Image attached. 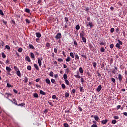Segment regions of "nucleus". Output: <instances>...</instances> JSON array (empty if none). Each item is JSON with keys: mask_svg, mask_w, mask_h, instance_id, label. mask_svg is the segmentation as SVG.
I'll use <instances>...</instances> for the list:
<instances>
[{"mask_svg": "<svg viewBox=\"0 0 127 127\" xmlns=\"http://www.w3.org/2000/svg\"><path fill=\"white\" fill-rule=\"evenodd\" d=\"M118 43H117L115 46L117 47V48H118L119 49H120L121 46L123 45V42L122 41H120V40H118Z\"/></svg>", "mask_w": 127, "mask_h": 127, "instance_id": "1", "label": "nucleus"}, {"mask_svg": "<svg viewBox=\"0 0 127 127\" xmlns=\"http://www.w3.org/2000/svg\"><path fill=\"white\" fill-rule=\"evenodd\" d=\"M55 38H56L57 40L60 39V38H61V33H58L55 37Z\"/></svg>", "mask_w": 127, "mask_h": 127, "instance_id": "2", "label": "nucleus"}, {"mask_svg": "<svg viewBox=\"0 0 127 127\" xmlns=\"http://www.w3.org/2000/svg\"><path fill=\"white\" fill-rule=\"evenodd\" d=\"M10 96H11V94L8 93H6L4 95V97H5V98H6L7 99H8V98H9Z\"/></svg>", "mask_w": 127, "mask_h": 127, "instance_id": "3", "label": "nucleus"}, {"mask_svg": "<svg viewBox=\"0 0 127 127\" xmlns=\"http://www.w3.org/2000/svg\"><path fill=\"white\" fill-rule=\"evenodd\" d=\"M38 63L39 64V67H41L42 65V62H41V60L40 59H38Z\"/></svg>", "mask_w": 127, "mask_h": 127, "instance_id": "4", "label": "nucleus"}, {"mask_svg": "<svg viewBox=\"0 0 127 127\" xmlns=\"http://www.w3.org/2000/svg\"><path fill=\"white\" fill-rule=\"evenodd\" d=\"M86 26L88 27L89 26H90V28H92V27H93V24L92 23V22H89L88 23V24H87L86 25Z\"/></svg>", "mask_w": 127, "mask_h": 127, "instance_id": "5", "label": "nucleus"}, {"mask_svg": "<svg viewBox=\"0 0 127 127\" xmlns=\"http://www.w3.org/2000/svg\"><path fill=\"white\" fill-rule=\"evenodd\" d=\"M25 60L26 61H28V62H31V60H30V58L28 56L25 57Z\"/></svg>", "mask_w": 127, "mask_h": 127, "instance_id": "6", "label": "nucleus"}, {"mask_svg": "<svg viewBox=\"0 0 127 127\" xmlns=\"http://www.w3.org/2000/svg\"><path fill=\"white\" fill-rule=\"evenodd\" d=\"M30 56L32 59L35 60V56L34 55V54L33 53H30Z\"/></svg>", "mask_w": 127, "mask_h": 127, "instance_id": "7", "label": "nucleus"}, {"mask_svg": "<svg viewBox=\"0 0 127 127\" xmlns=\"http://www.w3.org/2000/svg\"><path fill=\"white\" fill-rule=\"evenodd\" d=\"M6 71H7V72H8V74L9 75V72H11V70H12L11 68H10V67H9L8 66H7L6 67Z\"/></svg>", "mask_w": 127, "mask_h": 127, "instance_id": "8", "label": "nucleus"}, {"mask_svg": "<svg viewBox=\"0 0 127 127\" xmlns=\"http://www.w3.org/2000/svg\"><path fill=\"white\" fill-rule=\"evenodd\" d=\"M122 79H123V76H122L121 74H118V79L119 82H122Z\"/></svg>", "mask_w": 127, "mask_h": 127, "instance_id": "9", "label": "nucleus"}, {"mask_svg": "<svg viewBox=\"0 0 127 127\" xmlns=\"http://www.w3.org/2000/svg\"><path fill=\"white\" fill-rule=\"evenodd\" d=\"M16 75L17 76H18L19 78H21V73H20V71L18 70L17 71H16Z\"/></svg>", "mask_w": 127, "mask_h": 127, "instance_id": "10", "label": "nucleus"}, {"mask_svg": "<svg viewBox=\"0 0 127 127\" xmlns=\"http://www.w3.org/2000/svg\"><path fill=\"white\" fill-rule=\"evenodd\" d=\"M36 36L38 37V38H40V37H41V34L39 32H37L36 33Z\"/></svg>", "mask_w": 127, "mask_h": 127, "instance_id": "11", "label": "nucleus"}, {"mask_svg": "<svg viewBox=\"0 0 127 127\" xmlns=\"http://www.w3.org/2000/svg\"><path fill=\"white\" fill-rule=\"evenodd\" d=\"M80 36L81 38H84V36H85V32L84 31H82V33H80Z\"/></svg>", "mask_w": 127, "mask_h": 127, "instance_id": "12", "label": "nucleus"}, {"mask_svg": "<svg viewBox=\"0 0 127 127\" xmlns=\"http://www.w3.org/2000/svg\"><path fill=\"white\" fill-rule=\"evenodd\" d=\"M102 90V86L99 85L97 88V92H100Z\"/></svg>", "mask_w": 127, "mask_h": 127, "instance_id": "13", "label": "nucleus"}, {"mask_svg": "<svg viewBox=\"0 0 127 127\" xmlns=\"http://www.w3.org/2000/svg\"><path fill=\"white\" fill-rule=\"evenodd\" d=\"M34 68H35L36 70H37V71H39V67H38V65H37V64H34Z\"/></svg>", "mask_w": 127, "mask_h": 127, "instance_id": "14", "label": "nucleus"}, {"mask_svg": "<svg viewBox=\"0 0 127 127\" xmlns=\"http://www.w3.org/2000/svg\"><path fill=\"white\" fill-rule=\"evenodd\" d=\"M102 124L105 125L106 123H108V119L103 120L101 121Z\"/></svg>", "mask_w": 127, "mask_h": 127, "instance_id": "15", "label": "nucleus"}, {"mask_svg": "<svg viewBox=\"0 0 127 127\" xmlns=\"http://www.w3.org/2000/svg\"><path fill=\"white\" fill-rule=\"evenodd\" d=\"M45 82L46 84H48V85H50V84L51 83L50 80H49V79L48 78L46 79Z\"/></svg>", "mask_w": 127, "mask_h": 127, "instance_id": "16", "label": "nucleus"}, {"mask_svg": "<svg viewBox=\"0 0 127 127\" xmlns=\"http://www.w3.org/2000/svg\"><path fill=\"white\" fill-rule=\"evenodd\" d=\"M65 61H66V62H70V61H71V58L70 57V56H67V58L65 59Z\"/></svg>", "mask_w": 127, "mask_h": 127, "instance_id": "17", "label": "nucleus"}, {"mask_svg": "<svg viewBox=\"0 0 127 127\" xmlns=\"http://www.w3.org/2000/svg\"><path fill=\"white\" fill-rule=\"evenodd\" d=\"M79 72L80 73V74H83L84 73V71H83V68L82 67H80L79 68Z\"/></svg>", "mask_w": 127, "mask_h": 127, "instance_id": "18", "label": "nucleus"}, {"mask_svg": "<svg viewBox=\"0 0 127 127\" xmlns=\"http://www.w3.org/2000/svg\"><path fill=\"white\" fill-rule=\"evenodd\" d=\"M75 78H77V79H81V76L79 74V73H77V75H75Z\"/></svg>", "mask_w": 127, "mask_h": 127, "instance_id": "19", "label": "nucleus"}, {"mask_svg": "<svg viewBox=\"0 0 127 127\" xmlns=\"http://www.w3.org/2000/svg\"><path fill=\"white\" fill-rule=\"evenodd\" d=\"M79 90H80V92H81V93H83V92H84V88L82 86H80L79 87Z\"/></svg>", "mask_w": 127, "mask_h": 127, "instance_id": "20", "label": "nucleus"}, {"mask_svg": "<svg viewBox=\"0 0 127 127\" xmlns=\"http://www.w3.org/2000/svg\"><path fill=\"white\" fill-rule=\"evenodd\" d=\"M33 97L34 98H39V96H38V94L37 93H35L33 94Z\"/></svg>", "mask_w": 127, "mask_h": 127, "instance_id": "21", "label": "nucleus"}, {"mask_svg": "<svg viewBox=\"0 0 127 127\" xmlns=\"http://www.w3.org/2000/svg\"><path fill=\"white\" fill-rule=\"evenodd\" d=\"M64 19H65V22H66V24H68V21H69V19L68 18V17H65V18H64Z\"/></svg>", "mask_w": 127, "mask_h": 127, "instance_id": "22", "label": "nucleus"}, {"mask_svg": "<svg viewBox=\"0 0 127 127\" xmlns=\"http://www.w3.org/2000/svg\"><path fill=\"white\" fill-rule=\"evenodd\" d=\"M40 94L41 95H45V92L44 91H43V90H40Z\"/></svg>", "mask_w": 127, "mask_h": 127, "instance_id": "23", "label": "nucleus"}, {"mask_svg": "<svg viewBox=\"0 0 127 127\" xmlns=\"http://www.w3.org/2000/svg\"><path fill=\"white\" fill-rule=\"evenodd\" d=\"M25 11L27 12V13H30V10L28 8H26Z\"/></svg>", "mask_w": 127, "mask_h": 127, "instance_id": "24", "label": "nucleus"}, {"mask_svg": "<svg viewBox=\"0 0 127 127\" xmlns=\"http://www.w3.org/2000/svg\"><path fill=\"white\" fill-rule=\"evenodd\" d=\"M75 60H79V55L75 54Z\"/></svg>", "mask_w": 127, "mask_h": 127, "instance_id": "25", "label": "nucleus"}, {"mask_svg": "<svg viewBox=\"0 0 127 127\" xmlns=\"http://www.w3.org/2000/svg\"><path fill=\"white\" fill-rule=\"evenodd\" d=\"M93 66L94 68H96V67H97V63L93 62Z\"/></svg>", "mask_w": 127, "mask_h": 127, "instance_id": "26", "label": "nucleus"}, {"mask_svg": "<svg viewBox=\"0 0 127 127\" xmlns=\"http://www.w3.org/2000/svg\"><path fill=\"white\" fill-rule=\"evenodd\" d=\"M61 87L63 89H66V85L64 83L61 85Z\"/></svg>", "mask_w": 127, "mask_h": 127, "instance_id": "27", "label": "nucleus"}, {"mask_svg": "<svg viewBox=\"0 0 127 127\" xmlns=\"http://www.w3.org/2000/svg\"><path fill=\"white\" fill-rule=\"evenodd\" d=\"M99 45H106V42H105V41H104V42H101L99 43Z\"/></svg>", "mask_w": 127, "mask_h": 127, "instance_id": "28", "label": "nucleus"}, {"mask_svg": "<svg viewBox=\"0 0 127 127\" xmlns=\"http://www.w3.org/2000/svg\"><path fill=\"white\" fill-rule=\"evenodd\" d=\"M68 78V76H67V74H64V80H67V78Z\"/></svg>", "mask_w": 127, "mask_h": 127, "instance_id": "29", "label": "nucleus"}, {"mask_svg": "<svg viewBox=\"0 0 127 127\" xmlns=\"http://www.w3.org/2000/svg\"><path fill=\"white\" fill-rule=\"evenodd\" d=\"M46 47H47L48 48H49V47H50V43H46Z\"/></svg>", "mask_w": 127, "mask_h": 127, "instance_id": "30", "label": "nucleus"}, {"mask_svg": "<svg viewBox=\"0 0 127 127\" xmlns=\"http://www.w3.org/2000/svg\"><path fill=\"white\" fill-rule=\"evenodd\" d=\"M18 106H20V107H23L24 106H25V103H22L18 104Z\"/></svg>", "mask_w": 127, "mask_h": 127, "instance_id": "31", "label": "nucleus"}, {"mask_svg": "<svg viewBox=\"0 0 127 127\" xmlns=\"http://www.w3.org/2000/svg\"><path fill=\"white\" fill-rule=\"evenodd\" d=\"M70 55L71 57H72V58H74V57H75V56H74V53H73V52H70Z\"/></svg>", "mask_w": 127, "mask_h": 127, "instance_id": "32", "label": "nucleus"}, {"mask_svg": "<svg viewBox=\"0 0 127 127\" xmlns=\"http://www.w3.org/2000/svg\"><path fill=\"white\" fill-rule=\"evenodd\" d=\"M65 82L66 85H70V82H69V80H68V79H66L65 80Z\"/></svg>", "mask_w": 127, "mask_h": 127, "instance_id": "33", "label": "nucleus"}, {"mask_svg": "<svg viewBox=\"0 0 127 127\" xmlns=\"http://www.w3.org/2000/svg\"><path fill=\"white\" fill-rule=\"evenodd\" d=\"M94 119L95 120H96L97 121H99V117H98V116H94Z\"/></svg>", "mask_w": 127, "mask_h": 127, "instance_id": "34", "label": "nucleus"}, {"mask_svg": "<svg viewBox=\"0 0 127 127\" xmlns=\"http://www.w3.org/2000/svg\"><path fill=\"white\" fill-rule=\"evenodd\" d=\"M82 39L83 42H84V43H86L87 42V39H86V38L83 37V38H82Z\"/></svg>", "mask_w": 127, "mask_h": 127, "instance_id": "35", "label": "nucleus"}, {"mask_svg": "<svg viewBox=\"0 0 127 127\" xmlns=\"http://www.w3.org/2000/svg\"><path fill=\"white\" fill-rule=\"evenodd\" d=\"M27 70H28L29 71H31V66L28 65V66L27 67Z\"/></svg>", "mask_w": 127, "mask_h": 127, "instance_id": "36", "label": "nucleus"}, {"mask_svg": "<svg viewBox=\"0 0 127 127\" xmlns=\"http://www.w3.org/2000/svg\"><path fill=\"white\" fill-rule=\"evenodd\" d=\"M1 42L0 43V46L1 47V45L2 46H3L4 45V42H3V41H1Z\"/></svg>", "mask_w": 127, "mask_h": 127, "instance_id": "37", "label": "nucleus"}, {"mask_svg": "<svg viewBox=\"0 0 127 127\" xmlns=\"http://www.w3.org/2000/svg\"><path fill=\"white\" fill-rule=\"evenodd\" d=\"M7 86L8 88L12 87V85H11V84L8 83V82L7 83Z\"/></svg>", "mask_w": 127, "mask_h": 127, "instance_id": "38", "label": "nucleus"}, {"mask_svg": "<svg viewBox=\"0 0 127 127\" xmlns=\"http://www.w3.org/2000/svg\"><path fill=\"white\" fill-rule=\"evenodd\" d=\"M75 28L76 30H79V29H80V25H76L75 27Z\"/></svg>", "mask_w": 127, "mask_h": 127, "instance_id": "39", "label": "nucleus"}, {"mask_svg": "<svg viewBox=\"0 0 127 127\" xmlns=\"http://www.w3.org/2000/svg\"><path fill=\"white\" fill-rule=\"evenodd\" d=\"M82 57H83V58H85V59H87V56H86V54H82L81 55Z\"/></svg>", "mask_w": 127, "mask_h": 127, "instance_id": "40", "label": "nucleus"}, {"mask_svg": "<svg viewBox=\"0 0 127 127\" xmlns=\"http://www.w3.org/2000/svg\"><path fill=\"white\" fill-rule=\"evenodd\" d=\"M2 56L3 58H5V57H6V55L4 54V52H2Z\"/></svg>", "mask_w": 127, "mask_h": 127, "instance_id": "41", "label": "nucleus"}, {"mask_svg": "<svg viewBox=\"0 0 127 127\" xmlns=\"http://www.w3.org/2000/svg\"><path fill=\"white\" fill-rule=\"evenodd\" d=\"M100 51L101 52H105V48H104V47H101L100 48Z\"/></svg>", "mask_w": 127, "mask_h": 127, "instance_id": "42", "label": "nucleus"}, {"mask_svg": "<svg viewBox=\"0 0 127 127\" xmlns=\"http://www.w3.org/2000/svg\"><path fill=\"white\" fill-rule=\"evenodd\" d=\"M5 48L6 49H8V50H10V47L8 45H6L5 46Z\"/></svg>", "mask_w": 127, "mask_h": 127, "instance_id": "43", "label": "nucleus"}, {"mask_svg": "<svg viewBox=\"0 0 127 127\" xmlns=\"http://www.w3.org/2000/svg\"><path fill=\"white\" fill-rule=\"evenodd\" d=\"M14 68L16 72H17V71H19V69H18V67H17V66H14Z\"/></svg>", "mask_w": 127, "mask_h": 127, "instance_id": "44", "label": "nucleus"}, {"mask_svg": "<svg viewBox=\"0 0 127 127\" xmlns=\"http://www.w3.org/2000/svg\"><path fill=\"white\" fill-rule=\"evenodd\" d=\"M117 123V120H113L112 121V123L113 124V125H115V124H116Z\"/></svg>", "mask_w": 127, "mask_h": 127, "instance_id": "45", "label": "nucleus"}, {"mask_svg": "<svg viewBox=\"0 0 127 127\" xmlns=\"http://www.w3.org/2000/svg\"><path fill=\"white\" fill-rule=\"evenodd\" d=\"M64 125L65 127H69V124H68V123H64Z\"/></svg>", "mask_w": 127, "mask_h": 127, "instance_id": "46", "label": "nucleus"}, {"mask_svg": "<svg viewBox=\"0 0 127 127\" xmlns=\"http://www.w3.org/2000/svg\"><path fill=\"white\" fill-rule=\"evenodd\" d=\"M24 81H25V83H27V82H28V78L25 77L24 78Z\"/></svg>", "mask_w": 127, "mask_h": 127, "instance_id": "47", "label": "nucleus"}, {"mask_svg": "<svg viewBox=\"0 0 127 127\" xmlns=\"http://www.w3.org/2000/svg\"><path fill=\"white\" fill-rule=\"evenodd\" d=\"M111 81L113 83H116V79L114 78H111Z\"/></svg>", "mask_w": 127, "mask_h": 127, "instance_id": "48", "label": "nucleus"}, {"mask_svg": "<svg viewBox=\"0 0 127 127\" xmlns=\"http://www.w3.org/2000/svg\"><path fill=\"white\" fill-rule=\"evenodd\" d=\"M0 14H1V15H4V14L3 13V12L2 11V10L1 9H0Z\"/></svg>", "mask_w": 127, "mask_h": 127, "instance_id": "49", "label": "nucleus"}, {"mask_svg": "<svg viewBox=\"0 0 127 127\" xmlns=\"http://www.w3.org/2000/svg\"><path fill=\"white\" fill-rule=\"evenodd\" d=\"M115 31V29L114 28H112L111 29H110V32L111 33H113V32H114Z\"/></svg>", "mask_w": 127, "mask_h": 127, "instance_id": "50", "label": "nucleus"}, {"mask_svg": "<svg viewBox=\"0 0 127 127\" xmlns=\"http://www.w3.org/2000/svg\"><path fill=\"white\" fill-rule=\"evenodd\" d=\"M49 76H50V77H53V72L51 71V72H50Z\"/></svg>", "mask_w": 127, "mask_h": 127, "instance_id": "51", "label": "nucleus"}, {"mask_svg": "<svg viewBox=\"0 0 127 127\" xmlns=\"http://www.w3.org/2000/svg\"><path fill=\"white\" fill-rule=\"evenodd\" d=\"M29 47H30V48H31V49H34V46H33L31 44H29Z\"/></svg>", "mask_w": 127, "mask_h": 127, "instance_id": "52", "label": "nucleus"}, {"mask_svg": "<svg viewBox=\"0 0 127 127\" xmlns=\"http://www.w3.org/2000/svg\"><path fill=\"white\" fill-rule=\"evenodd\" d=\"M110 48H111V49H113V48H114V44H110Z\"/></svg>", "mask_w": 127, "mask_h": 127, "instance_id": "53", "label": "nucleus"}, {"mask_svg": "<svg viewBox=\"0 0 127 127\" xmlns=\"http://www.w3.org/2000/svg\"><path fill=\"white\" fill-rule=\"evenodd\" d=\"M69 96H70V94H69V93H65V97L66 98H68V97H69Z\"/></svg>", "mask_w": 127, "mask_h": 127, "instance_id": "54", "label": "nucleus"}, {"mask_svg": "<svg viewBox=\"0 0 127 127\" xmlns=\"http://www.w3.org/2000/svg\"><path fill=\"white\" fill-rule=\"evenodd\" d=\"M51 81L52 84H54V83H55V80H54V79H51Z\"/></svg>", "mask_w": 127, "mask_h": 127, "instance_id": "55", "label": "nucleus"}, {"mask_svg": "<svg viewBox=\"0 0 127 127\" xmlns=\"http://www.w3.org/2000/svg\"><path fill=\"white\" fill-rule=\"evenodd\" d=\"M18 52H22V48H19L18 49Z\"/></svg>", "mask_w": 127, "mask_h": 127, "instance_id": "56", "label": "nucleus"}, {"mask_svg": "<svg viewBox=\"0 0 127 127\" xmlns=\"http://www.w3.org/2000/svg\"><path fill=\"white\" fill-rule=\"evenodd\" d=\"M91 127H98V126H97L96 124H92V125H91Z\"/></svg>", "mask_w": 127, "mask_h": 127, "instance_id": "57", "label": "nucleus"}, {"mask_svg": "<svg viewBox=\"0 0 127 127\" xmlns=\"http://www.w3.org/2000/svg\"><path fill=\"white\" fill-rule=\"evenodd\" d=\"M62 54H63V55H64V56L66 57V54H65V51H62Z\"/></svg>", "mask_w": 127, "mask_h": 127, "instance_id": "58", "label": "nucleus"}, {"mask_svg": "<svg viewBox=\"0 0 127 127\" xmlns=\"http://www.w3.org/2000/svg\"><path fill=\"white\" fill-rule=\"evenodd\" d=\"M74 44L76 46H77L78 45V43H77V41H74Z\"/></svg>", "mask_w": 127, "mask_h": 127, "instance_id": "59", "label": "nucleus"}, {"mask_svg": "<svg viewBox=\"0 0 127 127\" xmlns=\"http://www.w3.org/2000/svg\"><path fill=\"white\" fill-rule=\"evenodd\" d=\"M56 95H52V99H53L54 100L56 99Z\"/></svg>", "mask_w": 127, "mask_h": 127, "instance_id": "60", "label": "nucleus"}, {"mask_svg": "<svg viewBox=\"0 0 127 127\" xmlns=\"http://www.w3.org/2000/svg\"><path fill=\"white\" fill-rule=\"evenodd\" d=\"M114 118L115 119V120H119V116H115Z\"/></svg>", "mask_w": 127, "mask_h": 127, "instance_id": "61", "label": "nucleus"}, {"mask_svg": "<svg viewBox=\"0 0 127 127\" xmlns=\"http://www.w3.org/2000/svg\"><path fill=\"white\" fill-rule=\"evenodd\" d=\"M121 108V105H119L117 106L116 109L117 110H119V109H120Z\"/></svg>", "mask_w": 127, "mask_h": 127, "instance_id": "62", "label": "nucleus"}, {"mask_svg": "<svg viewBox=\"0 0 127 127\" xmlns=\"http://www.w3.org/2000/svg\"><path fill=\"white\" fill-rule=\"evenodd\" d=\"M26 22L27 23H30V21L28 20V19H26Z\"/></svg>", "mask_w": 127, "mask_h": 127, "instance_id": "63", "label": "nucleus"}, {"mask_svg": "<svg viewBox=\"0 0 127 127\" xmlns=\"http://www.w3.org/2000/svg\"><path fill=\"white\" fill-rule=\"evenodd\" d=\"M123 115H124V116H126V117H127V112H123Z\"/></svg>", "mask_w": 127, "mask_h": 127, "instance_id": "64", "label": "nucleus"}]
</instances>
